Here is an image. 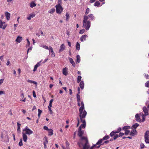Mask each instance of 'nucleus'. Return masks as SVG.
Here are the masks:
<instances>
[{"mask_svg": "<svg viewBox=\"0 0 149 149\" xmlns=\"http://www.w3.org/2000/svg\"><path fill=\"white\" fill-rule=\"evenodd\" d=\"M84 131L81 130V127H79L78 131V136L81 138L80 142L78 143L79 147L83 146V149H93L96 146V145H94L91 147L89 144L88 141L86 137L83 136Z\"/></svg>", "mask_w": 149, "mask_h": 149, "instance_id": "obj_1", "label": "nucleus"}, {"mask_svg": "<svg viewBox=\"0 0 149 149\" xmlns=\"http://www.w3.org/2000/svg\"><path fill=\"white\" fill-rule=\"evenodd\" d=\"M81 107L79 109V116L80 117V119L81 122L82 123V124L79 127L81 128H85L86 127V123L85 120L84 119L87 114V112L85 110H83L84 109V104L83 101H81Z\"/></svg>", "mask_w": 149, "mask_h": 149, "instance_id": "obj_2", "label": "nucleus"}, {"mask_svg": "<svg viewBox=\"0 0 149 149\" xmlns=\"http://www.w3.org/2000/svg\"><path fill=\"white\" fill-rule=\"evenodd\" d=\"M33 133L32 131L29 129L28 127L26 126L23 130L22 132L23 139L24 142H26L27 139V136L26 134L30 135Z\"/></svg>", "mask_w": 149, "mask_h": 149, "instance_id": "obj_3", "label": "nucleus"}, {"mask_svg": "<svg viewBox=\"0 0 149 149\" xmlns=\"http://www.w3.org/2000/svg\"><path fill=\"white\" fill-rule=\"evenodd\" d=\"M88 17L87 15H85L84 16L83 20V27L85 28L87 30H89L91 26V22L89 21H88Z\"/></svg>", "mask_w": 149, "mask_h": 149, "instance_id": "obj_4", "label": "nucleus"}, {"mask_svg": "<svg viewBox=\"0 0 149 149\" xmlns=\"http://www.w3.org/2000/svg\"><path fill=\"white\" fill-rule=\"evenodd\" d=\"M56 12L58 14H61L63 10V8L60 3H58L56 5Z\"/></svg>", "mask_w": 149, "mask_h": 149, "instance_id": "obj_5", "label": "nucleus"}, {"mask_svg": "<svg viewBox=\"0 0 149 149\" xmlns=\"http://www.w3.org/2000/svg\"><path fill=\"white\" fill-rule=\"evenodd\" d=\"M109 138V136H106L103 138L102 139H100L95 144L96 145L100 144L102 142L103 140H105L108 139Z\"/></svg>", "mask_w": 149, "mask_h": 149, "instance_id": "obj_6", "label": "nucleus"}, {"mask_svg": "<svg viewBox=\"0 0 149 149\" xmlns=\"http://www.w3.org/2000/svg\"><path fill=\"white\" fill-rule=\"evenodd\" d=\"M121 128L120 127H119L118 128L117 130L116 131H112L110 134V136L111 137H112L113 136H115L116 133H119L121 131Z\"/></svg>", "mask_w": 149, "mask_h": 149, "instance_id": "obj_7", "label": "nucleus"}, {"mask_svg": "<svg viewBox=\"0 0 149 149\" xmlns=\"http://www.w3.org/2000/svg\"><path fill=\"white\" fill-rule=\"evenodd\" d=\"M145 141L146 143H149V131H147L144 136Z\"/></svg>", "mask_w": 149, "mask_h": 149, "instance_id": "obj_8", "label": "nucleus"}, {"mask_svg": "<svg viewBox=\"0 0 149 149\" xmlns=\"http://www.w3.org/2000/svg\"><path fill=\"white\" fill-rule=\"evenodd\" d=\"M49 53L51 54V55L52 57H54L55 56V54L53 51L52 48L51 47L49 46Z\"/></svg>", "mask_w": 149, "mask_h": 149, "instance_id": "obj_9", "label": "nucleus"}, {"mask_svg": "<svg viewBox=\"0 0 149 149\" xmlns=\"http://www.w3.org/2000/svg\"><path fill=\"white\" fill-rule=\"evenodd\" d=\"M5 24V22H2V20H0V28H2L3 29H4L6 27V25H4Z\"/></svg>", "mask_w": 149, "mask_h": 149, "instance_id": "obj_10", "label": "nucleus"}, {"mask_svg": "<svg viewBox=\"0 0 149 149\" xmlns=\"http://www.w3.org/2000/svg\"><path fill=\"white\" fill-rule=\"evenodd\" d=\"M124 134V133H122V132L120 133L118 135L116 134L113 137V139L114 140H115L118 137L122 136Z\"/></svg>", "mask_w": 149, "mask_h": 149, "instance_id": "obj_11", "label": "nucleus"}, {"mask_svg": "<svg viewBox=\"0 0 149 149\" xmlns=\"http://www.w3.org/2000/svg\"><path fill=\"white\" fill-rule=\"evenodd\" d=\"M88 37V36L86 35H83L81 36L80 40L81 42H83L86 40V38Z\"/></svg>", "mask_w": 149, "mask_h": 149, "instance_id": "obj_12", "label": "nucleus"}, {"mask_svg": "<svg viewBox=\"0 0 149 149\" xmlns=\"http://www.w3.org/2000/svg\"><path fill=\"white\" fill-rule=\"evenodd\" d=\"M60 49L59 51V52L60 53L64 50L65 49V47L64 44H62L60 46Z\"/></svg>", "mask_w": 149, "mask_h": 149, "instance_id": "obj_13", "label": "nucleus"}, {"mask_svg": "<svg viewBox=\"0 0 149 149\" xmlns=\"http://www.w3.org/2000/svg\"><path fill=\"white\" fill-rule=\"evenodd\" d=\"M5 15L7 19L8 20H9L10 18V14L7 12H6L5 13Z\"/></svg>", "mask_w": 149, "mask_h": 149, "instance_id": "obj_14", "label": "nucleus"}, {"mask_svg": "<svg viewBox=\"0 0 149 149\" xmlns=\"http://www.w3.org/2000/svg\"><path fill=\"white\" fill-rule=\"evenodd\" d=\"M44 141L43 142V144L44 146V148H45L47 147L46 144L48 143V141L47 138L46 137H44Z\"/></svg>", "mask_w": 149, "mask_h": 149, "instance_id": "obj_15", "label": "nucleus"}, {"mask_svg": "<svg viewBox=\"0 0 149 149\" xmlns=\"http://www.w3.org/2000/svg\"><path fill=\"white\" fill-rule=\"evenodd\" d=\"M143 110L145 113V116H147L148 115V110L146 107H144L143 108Z\"/></svg>", "mask_w": 149, "mask_h": 149, "instance_id": "obj_16", "label": "nucleus"}, {"mask_svg": "<svg viewBox=\"0 0 149 149\" xmlns=\"http://www.w3.org/2000/svg\"><path fill=\"white\" fill-rule=\"evenodd\" d=\"M68 69L67 68L65 67L63 69V73L64 75L65 76L67 75L68 74Z\"/></svg>", "mask_w": 149, "mask_h": 149, "instance_id": "obj_17", "label": "nucleus"}, {"mask_svg": "<svg viewBox=\"0 0 149 149\" xmlns=\"http://www.w3.org/2000/svg\"><path fill=\"white\" fill-rule=\"evenodd\" d=\"M109 141H108H108H104V143H101L100 144L98 145V146H96H96L95 147L93 148H99L100 147L101 145H103L104 143H106V144L108 143L109 142Z\"/></svg>", "mask_w": 149, "mask_h": 149, "instance_id": "obj_18", "label": "nucleus"}, {"mask_svg": "<svg viewBox=\"0 0 149 149\" xmlns=\"http://www.w3.org/2000/svg\"><path fill=\"white\" fill-rule=\"evenodd\" d=\"M22 40V38L20 36H18L15 41L18 43H20Z\"/></svg>", "mask_w": 149, "mask_h": 149, "instance_id": "obj_19", "label": "nucleus"}, {"mask_svg": "<svg viewBox=\"0 0 149 149\" xmlns=\"http://www.w3.org/2000/svg\"><path fill=\"white\" fill-rule=\"evenodd\" d=\"M136 119L138 122H141V120L138 114H136L135 115Z\"/></svg>", "mask_w": 149, "mask_h": 149, "instance_id": "obj_20", "label": "nucleus"}, {"mask_svg": "<svg viewBox=\"0 0 149 149\" xmlns=\"http://www.w3.org/2000/svg\"><path fill=\"white\" fill-rule=\"evenodd\" d=\"M35 16V14L34 13H32L29 15L27 17V19L29 20L31 19V18H33Z\"/></svg>", "mask_w": 149, "mask_h": 149, "instance_id": "obj_21", "label": "nucleus"}, {"mask_svg": "<svg viewBox=\"0 0 149 149\" xmlns=\"http://www.w3.org/2000/svg\"><path fill=\"white\" fill-rule=\"evenodd\" d=\"M40 64L39 62L37 63L34 66V68L33 70L34 72H35L36 71L37 68L38 67L40 66Z\"/></svg>", "mask_w": 149, "mask_h": 149, "instance_id": "obj_22", "label": "nucleus"}, {"mask_svg": "<svg viewBox=\"0 0 149 149\" xmlns=\"http://www.w3.org/2000/svg\"><path fill=\"white\" fill-rule=\"evenodd\" d=\"M137 133V131L136 130H133V131L130 132V135L132 136H134Z\"/></svg>", "mask_w": 149, "mask_h": 149, "instance_id": "obj_23", "label": "nucleus"}, {"mask_svg": "<svg viewBox=\"0 0 149 149\" xmlns=\"http://www.w3.org/2000/svg\"><path fill=\"white\" fill-rule=\"evenodd\" d=\"M131 129V127L129 126H124L122 128V129L124 130L125 131L126 130H128L129 129Z\"/></svg>", "mask_w": 149, "mask_h": 149, "instance_id": "obj_24", "label": "nucleus"}, {"mask_svg": "<svg viewBox=\"0 0 149 149\" xmlns=\"http://www.w3.org/2000/svg\"><path fill=\"white\" fill-rule=\"evenodd\" d=\"M87 17H88V19L89 18L90 20H93L95 18L93 15L92 14H89L88 16H87Z\"/></svg>", "mask_w": 149, "mask_h": 149, "instance_id": "obj_25", "label": "nucleus"}, {"mask_svg": "<svg viewBox=\"0 0 149 149\" xmlns=\"http://www.w3.org/2000/svg\"><path fill=\"white\" fill-rule=\"evenodd\" d=\"M79 86L81 89H83L84 87V83L83 81H82L80 82Z\"/></svg>", "mask_w": 149, "mask_h": 149, "instance_id": "obj_26", "label": "nucleus"}, {"mask_svg": "<svg viewBox=\"0 0 149 149\" xmlns=\"http://www.w3.org/2000/svg\"><path fill=\"white\" fill-rule=\"evenodd\" d=\"M139 126V124L137 123H135L132 126V130H136V129Z\"/></svg>", "mask_w": 149, "mask_h": 149, "instance_id": "obj_27", "label": "nucleus"}, {"mask_svg": "<svg viewBox=\"0 0 149 149\" xmlns=\"http://www.w3.org/2000/svg\"><path fill=\"white\" fill-rule=\"evenodd\" d=\"M70 62L72 64V66L74 67L75 66V64L73 59L71 58H69Z\"/></svg>", "mask_w": 149, "mask_h": 149, "instance_id": "obj_28", "label": "nucleus"}, {"mask_svg": "<svg viewBox=\"0 0 149 149\" xmlns=\"http://www.w3.org/2000/svg\"><path fill=\"white\" fill-rule=\"evenodd\" d=\"M77 100L78 102H80L81 101V98L79 94H77Z\"/></svg>", "mask_w": 149, "mask_h": 149, "instance_id": "obj_29", "label": "nucleus"}, {"mask_svg": "<svg viewBox=\"0 0 149 149\" xmlns=\"http://www.w3.org/2000/svg\"><path fill=\"white\" fill-rule=\"evenodd\" d=\"M48 130H49L48 135H49V136L52 135L53 134V130L52 129H49Z\"/></svg>", "mask_w": 149, "mask_h": 149, "instance_id": "obj_30", "label": "nucleus"}, {"mask_svg": "<svg viewBox=\"0 0 149 149\" xmlns=\"http://www.w3.org/2000/svg\"><path fill=\"white\" fill-rule=\"evenodd\" d=\"M76 47L77 50H79L80 49V44L78 42H77Z\"/></svg>", "mask_w": 149, "mask_h": 149, "instance_id": "obj_31", "label": "nucleus"}, {"mask_svg": "<svg viewBox=\"0 0 149 149\" xmlns=\"http://www.w3.org/2000/svg\"><path fill=\"white\" fill-rule=\"evenodd\" d=\"M81 77L80 76H78L77 80V82L78 83H79L81 81Z\"/></svg>", "mask_w": 149, "mask_h": 149, "instance_id": "obj_32", "label": "nucleus"}, {"mask_svg": "<svg viewBox=\"0 0 149 149\" xmlns=\"http://www.w3.org/2000/svg\"><path fill=\"white\" fill-rule=\"evenodd\" d=\"M65 16L66 17V20L67 21H68V19H69L70 17L69 13H66L65 15Z\"/></svg>", "mask_w": 149, "mask_h": 149, "instance_id": "obj_33", "label": "nucleus"}, {"mask_svg": "<svg viewBox=\"0 0 149 149\" xmlns=\"http://www.w3.org/2000/svg\"><path fill=\"white\" fill-rule=\"evenodd\" d=\"M100 4V3L98 1H96L94 5L96 6H99Z\"/></svg>", "mask_w": 149, "mask_h": 149, "instance_id": "obj_34", "label": "nucleus"}, {"mask_svg": "<svg viewBox=\"0 0 149 149\" xmlns=\"http://www.w3.org/2000/svg\"><path fill=\"white\" fill-rule=\"evenodd\" d=\"M76 58H77V61H76V63H77V62L78 63H79L80 61V56L79 55H77L76 56Z\"/></svg>", "mask_w": 149, "mask_h": 149, "instance_id": "obj_35", "label": "nucleus"}, {"mask_svg": "<svg viewBox=\"0 0 149 149\" xmlns=\"http://www.w3.org/2000/svg\"><path fill=\"white\" fill-rule=\"evenodd\" d=\"M27 81L28 82L31 83H33V84H37V83L36 81H32V80H30L29 79L27 80Z\"/></svg>", "mask_w": 149, "mask_h": 149, "instance_id": "obj_36", "label": "nucleus"}, {"mask_svg": "<svg viewBox=\"0 0 149 149\" xmlns=\"http://www.w3.org/2000/svg\"><path fill=\"white\" fill-rule=\"evenodd\" d=\"M36 4L34 2H32L30 4V7L32 8L36 6Z\"/></svg>", "mask_w": 149, "mask_h": 149, "instance_id": "obj_37", "label": "nucleus"}, {"mask_svg": "<svg viewBox=\"0 0 149 149\" xmlns=\"http://www.w3.org/2000/svg\"><path fill=\"white\" fill-rule=\"evenodd\" d=\"M90 11L89 8H87L86 9V10L85 13V15H87L90 12Z\"/></svg>", "mask_w": 149, "mask_h": 149, "instance_id": "obj_38", "label": "nucleus"}, {"mask_svg": "<svg viewBox=\"0 0 149 149\" xmlns=\"http://www.w3.org/2000/svg\"><path fill=\"white\" fill-rule=\"evenodd\" d=\"M5 138L6 139V140H4L3 141L5 142H8L9 141V139L8 138V136H6L5 137Z\"/></svg>", "mask_w": 149, "mask_h": 149, "instance_id": "obj_39", "label": "nucleus"}, {"mask_svg": "<svg viewBox=\"0 0 149 149\" xmlns=\"http://www.w3.org/2000/svg\"><path fill=\"white\" fill-rule=\"evenodd\" d=\"M26 40L27 41V44L26 45V47H29L30 45V42H29V41L28 39H27Z\"/></svg>", "mask_w": 149, "mask_h": 149, "instance_id": "obj_40", "label": "nucleus"}, {"mask_svg": "<svg viewBox=\"0 0 149 149\" xmlns=\"http://www.w3.org/2000/svg\"><path fill=\"white\" fill-rule=\"evenodd\" d=\"M145 86L146 87H149V81H148L145 84Z\"/></svg>", "mask_w": 149, "mask_h": 149, "instance_id": "obj_41", "label": "nucleus"}, {"mask_svg": "<svg viewBox=\"0 0 149 149\" xmlns=\"http://www.w3.org/2000/svg\"><path fill=\"white\" fill-rule=\"evenodd\" d=\"M85 31V30L84 29L81 30L79 32V33L82 34L84 33Z\"/></svg>", "mask_w": 149, "mask_h": 149, "instance_id": "obj_42", "label": "nucleus"}, {"mask_svg": "<svg viewBox=\"0 0 149 149\" xmlns=\"http://www.w3.org/2000/svg\"><path fill=\"white\" fill-rule=\"evenodd\" d=\"M19 145L20 146H22L23 145L22 140V139H21L20 140V141L19 143Z\"/></svg>", "mask_w": 149, "mask_h": 149, "instance_id": "obj_43", "label": "nucleus"}, {"mask_svg": "<svg viewBox=\"0 0 149 149\" xmlns=\"http://www.w3.org/2000/svg\"><path fill=\"white\" fill-rule=\"evenodd\" d=\"M55 11V9L54 8L51 9L50 10H49V12L50 13H52Z\"/></svg>", "mask_w": 149, "mask_h": 149, "instance_id": "obj_44", "label": "nucleus"}, {"mask_svg": "<svg viewBox=\"0 0 149 149\" xmlns=\"http://www.w3.org/2000/svg\"><path fill=\"white\" fill-rule=\"evenodd\" d=\"M17 130H19L21 124L18 123H17Z\"/></svg>", "mask_w": 149, "mask_h": 149, "instance_id": "obj_45", "label": "nucleus"}, {"mask_svg": "<svg viewBox=\"0 0 149 149\" xmlns=\"http://www.w3.org/2000/svg\"><path fill=\"white\" fill-rule=\"evenodd\" d=\"M124 134L125 135H128L129 133H130V130H127L125 131Z\"/></svg>", "mask_w": 149, "mask_h": 149, "instance_id": "obj_46", "label": "nucleus"}, {"mask_svg": "<svg viewBox=\"0 0 149 149\" xmlns=\"http://www.w3.org/2000/svg\"><path fill=\"white\" fill-rule=\"evenodd\" d=\"M42 47L47 49H49V47H48V46L46 45L42 46Z\"/></svg>", "mask_w": 149, "mask_h": 149, "instance_id": "obj_47", "label": "nucleus"}, {"mask_svg": "<svg viewBox=\"0 0 149 149\" xmlns=\"http://www.w3.org/2000/svg\"><path fill=\"white\" fill-rule=\"evenodd\" d=\"M65 143H66L67 147H68L70 145V144H69V143L68 142V141H67L66 140V141Z\"/></svg>", "mask_w": 149, "mask_h": 149, "instance_id": "obj_48", "label": "nucleus"}, {"mask_svg": "<svg viewBox=\"0 0 149 149\" xmlns=\"http://www.w3.org/2000/svg\"><path fill=\"white\" fill-rule=\"evenodd\" d=\"M33 95L34 97H36V94L35 92L34 91H33Z\"/></svg>", "mask_w": 149, "mask_h": 149, "instance_id": "obj_49", "label": "nucleus"}, {"mask_svg": "<svg viewBox=\"0 0 149 149\" xmlns=\"http://www.w3.org/2000/svg\"><path fill=\"white\" fill-rule=\"evenodd\" d=\"M43 129L45 130H48L49 129L46 126H44L43 127Z\"/></svg>", "mask_w": 149, "mask_h": 149, "instance_id": "obj_50", "label": "nucleus"}, {"mask_svg": "<svg viewBox=\"0 0 149 149\" xmlns=\"http://www.w3.org/2000/svg\"><path fill=\"white\" fill-rule=\"evenodd\" d=\"M3 80L4 79H0V86L3 83Z\"/></svg>", "mask_w": 149, "mask_h": 149, "instance_id": "obj_51", "label": "nucleus"}, {"mask_svg": "<svg viewBox=\"0 0 149 149\" xmlns=\"http://www.w3.org/2000/svg\"><path fill=\"white\" fill-rule=\"evenodd\" d=\"M145 77L146 79H148L149 78V75L148 74H146L145 75Z\"/></svg>", "mask_w": 149, "mask_h": 149, "instance_id": "obj_52", "label": "nucleus"}, {"mask_svg": "<svg viewBox=\"0 0 149 149\" xmlns=\"http://www.w3.org/2000/svg\"><path fill=\"white\" fill-rule=\"evenodd\" d=\"M141 148H143L144 147V145L143 143H141L140 145Z\"/></svg>", "mask_w": 149, "mask_h": 149, "instance_id": "obj_53", "label": "nucleus"}, {"mask_svg": "<svg viewBox=\"0 0 149 149\" xmlns=\"http://www.w3.org/2000/svg\"><path fill=\"white\" fill-rule=\"evenodd\" d=\"M49 109V111H50V114H52L53 113V112L51 110V108H48Z\"/></svg>", "mask_w": 149, "mask_h": 149, "instance_id": "obj_54", "label": "nucleus"}, {"mask_svg": "<svg viewBox=\"0 0 149 149\" xmlns=\"http://www.w3.org/2000/svg\"><path fill=\"white\" fill-rule=\"evenodd\" d=\"M145 116L144 115H143V116H142V122H144L145 121Z\"/></svg>", "mask_w": 149, "mask_h": 149, "instance_id": "obj_55", "label": "nucleus"}, {"mask_svg": "<svg viewBox=\"0 0 149 149\" xmlns=\"http://www.w3.org/2000/svg\"><path fill=\"white\" fill-rule=\"evenodd\" d=\"M38 114L41 115L42 113V111L40 109H38Z\"/></svg>", "mask_w": 149, "mask_h": 149, "instance_id": "obj_56", "label": "nucleus"}, {"mask_svg": "<svg viewBox=\"0 0 149 149\" xmlns=\"http://www.w3.org/2000/svg\"><path fill=\"white\" fill-rule=\"evenodd\" d=\"M5 94V92L3 91H0V95H1L3 94Z\"/></svg>", "mask_w": 149, "mask_h": 149, "instance_id": "obj_57", "label": "nucleus"}, {"mask_svg": "<svg viewBox=\"0 0 149 149\" xmlns=\"http://www.w3.org/2000/svg\"><path fill=\"white\" fill-rule=\"evenodd\" d=\"M77 121L78 123L77 125V127H78L79 126V118H77Z\"/></svg>", "mask_w": 149, "mask_h": 149, "instance_id": "obj_58", "label": "nucleus"}, {"mask_svg": "<svg viewBox=\"0 0 149 149\" xmlns=\"http://www.w3.org/2000/svg\"><path fill=\"white\" fill-rule=\"evenodd\" d=\"M8 113L11 116H12L13 115V113L11 110L9 111Z\"/></svg>", "mask_w": 149, "mask_h": 149, "instance_id": "obj_59", "label": "nucleus"}, {"mask_svg": "<svg viewBox=\"0 0 149 149\" xmlns=\"http://www.w3.org/2000/svg\"><path fill=\"white\" fill-rule=\"evenodd\" d=\"M80 93V89L79 87H78V93L77 94H79Z\"/></svg>", "mask_w": 149, "mask_h": 149, "instance_id": "obj_60", "label": "nucleus"}, {"mask_svg": "<svg viewBox=\"0 0 149 149\" xmlns=\"http://www.w3.org/2000/svg\"><path fill=\"white\" fill-rule=\"evenodd\" d=\"M31 49H32V47H30L28 49L27 51V54H28L29 51V50H31Z\"/></svg>", "mask_w": 149, "mask_h": 149, "instance_id": "obj_61", "label": "nucleus"}, {"mask_svg": "<svg viewBox=\"0 0 149 149\" xmlns=\"http://www.w3.org/2000/svg\"><path fill=\"white\" fill-rule=\"evenodd\" d=\"M69 91H70V95H71L72 94V90L71 89H69Z\"/></svg>", "mask_w": 149, "mask_h": 149, "instance_id": "obj_62", "label": "nucleus"}, {"mask_svg": "<svg viewBox=\"0 0 149 149\" xmlns=\"http://www.w3.org/2000/svg\"><path fill=\"white\" fill-rule=\"evenodd\" d=\"M18 72L19 74H20V73H21V70H20V68L18 69Z\"/></svg>", "mask_w": 149, "mask_h": 149, "instance_id": "obj_63", "label": "nucleus"}, {"mask_svg": "<svg viewBox=\"0 0 149 149\" xmlns=\"http://www.w3.org/2000/svg\"><path fill=\"white\" fill-rule=\"evenodd\" d=\"M36 109V107L35 106H34L33 107V108L32 109V111H33L34 110Z\"/></svg>", "mask_w": 149, "mask_h": 149, "instance_id": "obj_64", "label": "nucleus"}]
</instances>
